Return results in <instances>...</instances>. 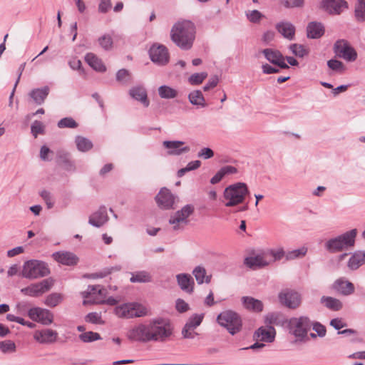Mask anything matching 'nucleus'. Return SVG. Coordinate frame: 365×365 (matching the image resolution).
Returning a JSON list of instances; mask_svg holds the SVG:
<instances>
[{"label":"nucleus","mask_w":365,"mask_h":365,"mask_svg":"<svg viewBox=\"0 0 365 365\" xmlns=\"http://www.w3.org/2000/svg\"><path fill=\"white\" fill-rule=\"evenodd\" d=\"M28 315L33 321L40 322L43 325H49L53 321V314L48 309L40 307L31 308Z\"/></svg>","instance_id":"15"},{"label":"nucleus","mask_w":365,"mask_h":365,"mask_svg":"<svg viewBox=\"0 0 365 365\" xmlns=\"http://www.w3.org/2000/svg\"><path fill=\"white\" fill-rule=\"evenodd\" d=\"M219 82V78L217 76H212L207 83L203 87V90L205 91H207L211 88H213L217 86V83Z\"/></svg>","instance_id":"58"},{"label":"nucleus","mask_w":365,"mask_h":365,"mask_svg":"<svg viewBox=\"0 0 365 365\" xmlns=\"http://www.w3.org/2000/svg\"><path fill=\"white\" fill-rule=\"evenodd\" d=\"M184 144L185 143L180 140H165L163 142V146L168 150V154L170 155H180L189 152L190 148L189 146L182 147Z\"/></svg>","instance_id":"18"},{"label":"nucleus","mask_w":365,"mask_h":365,"mask_svg":"<svg viewBox=\"0 0 365 365\" xmlns=\"http://www.w3.org/2000/svg\"><path fill=\"white\" fill-rule=\"evenodd\" d=\"M218 324L225 327L232 335L239 332L242 328V320L240 315L232 310L220 313L217 317Z\"/></svg>","instance_id":"6"},{"label":"nucleus","mask_w":365,"mask_h":365,"mask_svg":"<svg viewBox=\"0 0 365 365\" xmlns=\"http://www.w3.org/2000/svg\"><path fill=\"white\" fill-rule=\"evenodd\" d=\"M49 92L50 88L48 86H45L31 90L28 96L34 103L41 106L44 103Z\"/></svg>","instance_id":"23"},{"label":"nucleus","mask_w":365,"mask_h":365,"mask_svg":"<svg viewBox=\"0 0 365 365\" xmlns=\"http://www.w3.org/2000/svg\"><path fill=\"white\" fill-rule=\"evenodd\" d=\"M54 284V279L51 277L46 278L41 282L31 284L22 288L21 293L31 297H38L48 292Z\"/></svg>","instance_id":"9"},{"label":"nucleus","mask_w":365,"mask_h":365,"mask_svg":"<svg viewBox=\"0 0 365 365\" xmlns=\"http://www.w3.org/2000/svg\"><path fill=\"white\" fill-rule=\"evenodd\" d=\"M31 130L32 135L36 138L38 134L44 133V125L41 121L35 120L31 126Z\"/></svg>","instance_id":"52"},{"label":"nucleus","mask_w":365,"mask_h":365,"mask_svg":"<svg viewBox=\"0 0 365 365\" xmlns=\"http://www.w3.org/2000/svg\"><path fill=\"white\" fill-rule=\"evenodd\" d=\"M176 280L180 288L187 294H192L194 291L195 282L192 277L186 273L176 275Z\"/></svg>","instance_id":"21"},{"label":"nucleus","mask_w":365,"mask_h":365,"mask_svg":"<svg viewBox=\"0 0 365 365\" xmlns=\"http://www.w3.org/2000/svg\"><path fill=\"white\" fill-rule=\"evenodd\" d=\"M197 156L203 160H207L214 156V151L210 148H203L199 150Z\"/></svg>","instance_id":"56"},{"label":"nucleus","mask_w":365,"mask_h":365,"mask_svg":"<svg viewBox=\"0 0 365 365\" xmlns=\"http://www.w3.org/2000/svg\"><path fill=\"white\" fill-rule=\"evenodd\" d=\"M175 308L178 312L184 313L190 309V306L183 299H178L175 302Z\"/></svg>","instance_id":"57"},{"label":"nucleus","mask_w":365,"mask_h":365,"mask_svg":"<svg viewBox=\"0 0 365 365\" xmlns=\"http://www.w3.org/2000/svg\"><path fill=\"white\" fill-rule=\"evenodd\" d=\"M354 18L357 22H365V0H357L354 7Z\"/></svg>","instance_id":"38"},{"label":"nucleus","mask_w":365,"mask_h":365,"mask_svg":"<svg viewBox=\"0 0 365 365\" xmlns=\"http://www.w3.org/2000/svg\"><path fill=\"white\" fill-rule=\"evenodd\" d=\"M244 263L251 269L261 268L268 265V262L260 255L246 257Z\"/></svg>","instance_id":"32"},{"label":"nucleus","mask_w":365,"mask_h":365,"mask_svg":"<svg viewBox=\"0 0 365 365\" xmlns=\"http://www.w3.org/2000/svg\"><path fill=\"white\" fill-rule=\"evenodd\" d=\"M173 334V327L168 321L158 319L148 324H139L128 332V338L140 342L167 341Z\"/></svg>","instance_id":"1"},{"label":"nucleus","mask_w":365,"mask_h":365,"mask_svg":"<svg viewBox=\"0 0 365 365\" xmlns=\"http://www.w3.org/2000/svg\"><path fill=\"white\" fill-rule=\"evenodd\" d=\"M276 331L272 326L261 327L254 333L253 337L256 341L271 343L274 341Z\"/></svg>","instance_id":"19"},{"label":"nucleus","mask_w":365,"mask_h":365,"mask_svg":"<svg viewBox=\"0 0 365 365\" xmlns=\"http://www.w3.org/2000/svg\"><path fill=\"white\" fill-rule=\"evenodd\" d=\"M280 303L289 309H296L301 304V294L292 289H285L279 294Z\"/></svg>","instance_id":"14"},{"label":"nucleus","mask_w":365,"mask_h":365,"mask_svg":"<svg viewBox=\"0 0 365 365\" xmlns=\"http://www.w3.org/2000/svg\"><path fill=\"white\" fill-rule=\"evenodd\" d=\"M155 201L158 206L162 210H174L178 197L174 195L170 190L163 187L155 196Z\"/></svg>","instance_id":"13"},{"label":"nucleus","mask_w":365,"mask_h":365,"mask_svg":"<svg viewBox=\"0 0 365 365\" xmlns=\"http://www.w3.org/2000/svg\"><path fill=\"white\" fill-rule=\"evenodd\" d=\"M52 257L58 262L68 266L75 265L78 261V257L70 252H56Z\"/></svg>","instance_id":"24"},{"label":"nucleus","mask_w":365,"mask_h":365,"mask_svg":"<svg viewBox=\"0 0 365 365\" xmlns=\"http://www.w3.org/2000/svg\"><path fill=\"white\" fill-rule=\"evenodd\" d=\"M334 289L345 296L350 295L354 292V286L349 281L337 279L334 282Z\"/></svg>","instance_id":"30"},{"label":"nucleus","mask_w":365,"mask_h":365,"mask_svg":"<svg viewBox=\"0 0 365 365\" xmlns=\"http://www.w3.org/2000/svg\"><path fill=\"white\" fill-rule=\"evenodd\" d=\"M365 264V251H356L349 258L347 266L351 270H356Z\"/></svg>","instance_id":"28"},{"label":"nucleus","mask_w":365,"mask_h":365,"mask_svg":"<svg viewBox=\"0 0 365 365\" xmlns=\"http://www.w3.org/2000/svg\"><path fill=\"white\" fill-rule=\"evenodd\" d=\"M307 37L309 38H319L324 35V28L322 23L310 22L307 27Z\"/></svg>","instance_id":"27"},{"label":"nucleus","mask_w":365,"mask_h":365,"mask_svg":"<svg viewBox=\"0 0 365 365\" xmlns=\"http://www.w3.org/2000/svg\"><path fill=\"white\" fill-rule=\"evenodd\" d=\"M357 230L352 229L336 237L328 240L324 247L330 253H336L352 248L355 245Z\"/></svg>","instance_id":"3"},{"label":"nucleus","mask_w":365,"mask_h":365,"mask_svg":"<svg viewBox=\"0 0 365 365\" xmlns=\"http://www.w3.org/2000/svg\"><path fill=\"white\" fill-rule=\"evenodd\" d=\"M311 327V320L307 317H293L289 321L290 332L300 341L307 338V332Z\"/></svg>","instance_id":"8"},{"label":"nucleus","mask_w":365,"mask_h":365,"mask_svg":"<svg viewBox=\"0 0 365 365\" xmlns=\"http://www.w3.org/2000/svg\"><path fill=\"white\" fill-rule=\"evenodd\" d=\"M195 34L194 23L189 20H180L171 28L170 39L181 50L188 51L193 46Z\"/></svg>","instance_id":"2"},{"label":"nucleus","mask_w":365,"mask_h":365,"mask_svg":"<svg viewBox=\"0 0 365 365\" xmlns=\"http://www.w3.org/2000/svg\"><path fill=\"white\" fill-rule=\"evenodd\" d=\"M40 195L43 198L44 202H46L47 207L48 209L53 207L54 202H53L52 195L50 192H48V190H42L40 192Z\"/></svg>","instance_id":"55"},{"label":"nucleus","mask_w":365,"mask_h":365,"mask_svg":"<svg viewBox=\"0 0 365 365\" xmlns=\"http://www.w3.org/2000/svg\"><path fill=\"white\" fill-rule=\"evenodd\" d=\"M148 53L150 60L158 66H165L169 62L170 54L168 49L163 44H153Z\"/></svg>","instance_id":"12"},{"label":"nucleus","mask_w":365,"mask_h":365,"mask_svg":"<svg viewBox=\"0 0 365 365\" xmlns=\"http://www.w3.org/2000/svg\"><path fill=\"white\" fill-rule=\"evenodd\" d=\"M308 251V248L303 246L299 249L288 251L286 253V260H293L304 257Z\"/></svg>","instance_id":"39"},{"label":"nucleus","mask_w":365,"mask_h":365,"mask_svg":"<svg viewBox=\"0 0 365 365\" xmlns=\"http://www.w3.org/2000/svg\"><path fill=\"white\" fill-rule=\"evenodd\" d=\"M328 67L334 71H336L339 73H343L345 70V66L344 63L336 59H331L327 61Z\"/></svg>","instance_id":"49"},{"label":"nucleus","mask_w":365,"mask_h":365,"mask_svg":"<svg viewBox=\"0 0 365 365\" xmlns=\"http://www.w3.org/2000/svg\"><path fill=\"white\" fill-rule=\"evenodd\" d=\"M58 337V332L51 329L36 330L34 334V338L41 344H52Z\"/></svg>","instance_id":"20"},{"label":"nucleus","mask_w":365,"mask_h":365,"mask_svg":"<svg viewBox=\"0 0 365 365\" xmlns=\"http://www.w3.org/2000/svg\"><path fill=\"white\" fill-rule=\"evenodd\" d=\"M204 318V314H194L187 321L185 327L186 329H195L200 325Z\"/></svg>","instance_id":"41"},{"label":"nucleus","mask_w":365,"mask_h":365,"mask_svg":"<svg viewBox=\"0 0 365 365\" xmlns=\"http://www.w3.org/2000/svg\"><path fill=\"white\" fill-rule=\"evenodd\" d=\"M85 60L88 64L94 70L99 72H104L106 70V66L102 61L98 58L94 53H88L85 56Z\"/></svg>","instance_id":"31"},{"label":"nucleus","mask_w":365,"mask_h":365,"mask_svg":"<svg viewBox=\"0 0 365 365\" xmlns=\"http://www.w3.org/2000/svg\"><path fill=\"white\" fill-rule=\"evenodd\" d=\"M289 50L292 53L299 58H303L307 56L309 53L308 50L304 46L298 43H292L289 46Z\"/></svg>","instance_id":"44"},{"label":"nucleus","mask_w":365,"mask_h":365,"mask_svg":"<svg viewBox=\"0 0 365 365\" xmlns=\"http://www.w3.org/2000/svg\"><path fill=\"white\" fill-rule=\"evenodd\" d=\"M246 16L252 23H258L263 16L262 13L257 10L250 11L246 13Z\"/></svg>","instance_id":"54"},{"label":"nucleus","mask_w":365,"mask_h":365,"mask_svg":"<svg viewBox=\"0 0 365 365\" xmlns=\"http://www.w3.org/2000/svg\"><path fill=\"white\" fill-rule=\"evenodd\" d=\"M304 3V0H284L283 5L287 9L302 8Z\"/></svg>","instance_id":"53"},{"label":"nucleus","mask_w":365,"mask_h":365,"mask_svg":"<svg viewBox=\"0 0 365 365\" xmlns=\"http://www.w3.org/2000/svg\"><path fill=\"white\" fill-rule=\"evenodd\" d=\"M151 280L150 274L145 270L132 272L130 279L132 283H146L151 282Z\"/></svg>","instance_id":"34"},{"label":"nucleus","mask_w":365,"mask_h":365,"mask_svg":"<svg viewBox=\"0 0 365 365\" xmlns=\"http://www.w3.org/2000/svg\"><path fill=\"white\" fill-rule=\"evenodd\" d=\"M182 335L185 339H194L197 333L194 331V329H186V327L184 326L182 330Z\"/></svg>","instance_id":"64"},{"label":"nucleus","mask_w":365,"mask_h":365,"mask_svg":"<svg viewBox=\"0 0 365 365\" xmlns=\"http://www.w3.org/2000/svg\"><path fill=\"white\" fill-rule=\"evenodd\" d=\"M194 211L195 207L191 204H187L170 215L169 224L173 226V230L174 231L182 230L189 224L188 218L194 213Z\"/></svg>","instance_id":"7"},{"label":"nucleus","mask_w":365,"mask_h":365,"mask_svg":"<svg viewBox=\"0 0 365 365\" xmlns=\"http://www.w3.org/2000/svg\"><path fill=\"white\" fill-rule=\"evenodd\" d=\"M50 272V269L45 262L30 259L24 263L19 275L28 279H36L48 276Z\"/></svg>","instance_id":"4"},{"label":"nucleus","mask_w":365,"mask_h":365,"mask_svg":"<svg viewBox=\"0 0 365 365\" xmlns=\"http://www.w3.org/2000/svg\"><path fill=\"white\" fill-rule=\"evenodd\" d=\"M115 314L120 318L130 319L145 316L146 310L138 303H128L116 307Z\"/></svg>","instance_id":"10"},{"label":"nucleus","mask_w":365,"mask_h":365,"mask_svg":"<svg viewBox=\"0 0 365 365\" xmlns=\"http://www.w3.org/2000/svg\"><path fill=\"white\" fill-rule=\"evenodd\" d=\"M206 269L202 266H197L192 270V274L195 276V279L199 284H202L204 282L208 284L210 282L211 276H207Z\"/></svg>","instance_id":"33"},{"label":"nucleus","mask_w":365,"mask_h":365,"mask_svg":"<svg viewBox=\"0 0 365 365\" xmlns=\"http://www.w3.org/2000/svg\"><path fill=\"white\" fill-rule=\"evenodd\" d=\"M78 338L84 343H91L101 339V336L98 333L91 331L81 333Z\"/></svg>","instance_id":"43"},{"label":"nucleus","mask_w":365,"mask_h":365,"mask_svg":"<svg viewBox=\"0 0 365 365\" xmlns=\"http://www.w3.org/2000/svg\"><path fill=\"white\" fill-rule=\"evenodd\" d=\"M108 220L106 207L101 206L88 219V223L93 227H101Z\"/></svg>","instance_id":"22"},{"label":"nucleus","mask_w":365,"mask_h":365,"mask_svg":"<svg viewBox=\"0 0 365 365\" xmlns=\"http://www.w3.org/2000/svg\"><path fill=\"white\" fill-rule=\"evenodd\" d=\"M313 329L317 333V335L320 337H323L326 335V328L324 325L319 322L312 323Z\"/></svg>","instance_id":"59"},{"label":"nucleus","mask_w":365,"mask_h":365,"mask_svg":"<svg viewBox=\"0 0 365 365\" xmlns=\"http://www.w3.org/2000/svg\"><path fill=\"white\" fill-rule=\"evenodd\" d=\"M63 299V296L60 293H51L48 294L45 299V304L49 307H55L59 304Z\"/></svg>","instance_id":"40"},{"label":"nucleus","mask_w":365,"mask_h":365,"mask_svg":"<svg viewBox=\"0 0 365 365\" xmlns=\"http://www.w3.org/2000/svg\"><path fill=\"white\" fill-rule=\"evenodd\" d=\"M129 94L135 100L140 101L145 107H148L150 102L148 99L146 90L142 86H136L130 89Z\"/></svg>","instance_id":"26"},{"label":"nucleus","mask_w":365,"mask_h":365,"mask_svg":"<svg viewBox=\"0 0 365 365\" xmlns=\"http://www.w3.org/2000/svg\"><path fill=\"white\" fill-rule=\"evenodd\" d=\"M130 79V73L127 69H120L116 73V81L123 85H128Z\"/></svg>","instance_id":"45"},{"label":"nucleus","mask_w":365,"mask_h":365,"mask_svg":"<svg viewBox=\"0 0 365 365\" xmlns=\"http://www.w3.org/2000/svg\"><path fill=\"white\" fill-rule=\"evenodd\" d=\"M101 46L105 50H110L113 46V39L109 35H103L98 38Z\"/></svg>","instance_id":"51"},{"label":"nucleus","mask_w":365,"mask_h":365,"mask_svg":"<svg viewBox=\"0 0 365 365\" xmlns=\"http://www.w3.org/2000/svg\"><path fill=\"white\" fill-rule=\"evenodd\" d=\"M286 253L282 247L271 250V255L275 260H280L282 257H286Z\"/></svg>","instance_id":"61"},{"label":"nucleus","mask_w":365,"mask_h":365,"mask_svg":"<svg viewBox=\"0 0 365 365\" xmlns=\"http://www.w3.org/2000/svg\"><path fill=\"white\" fill-rule=\"evenodd\" d=\"M334 52L346 61L353 62L357 58V53L349 42L344 39L338 40L334 44Z\"/></svg>","instance_id":"11"},{"label":"nucleus","mask_w":365,"mask_h":365,"mask_svg":"<svg viewBox=\"0 0 365 365\" xmlns=\"http://www.w3.org/2000/svg\"><path fill=\"white\" fill-rule=\"evenodd\" d=\"M57 125L59 128H75L78 126V123L72 118L66 117V118L61 119L58 122Z\"/></svg>","instance_id":"48"},{"label":"nucleus","mask_w":365,"mask_h":365,"mask_svg":"<svg viewBox=\"0 0 365 365\" xmlns=\"http://www.w3.org/2000/svg\"><path fill=\"white\" fill-rule=\"evenodd\" d=\"M85 321L88 323L94 324H103L104 322L102 320L101 314L97 312L88 313L85 317Z\"/></svg>","instance_id":"50"},{"label":"nucleus","mask_w":365,"mask_h":365,"mask_svg":"<svg viewBox=\"0 0 365 365\" xmlns=\"http://www.w3.org/2000/svg\"><path fill=\"white\" fill-rule=\"evenodd\" d=\"M207 77V73L201 72V73H195L192 74L188 78V82L191 85H199L203 82V81Z\"/></svg>","instance_id":"47"},{"label":"nucleus","mask_w":365,"mask_h":365,"mask_svg":"<svg viewBox=\"0 0 365 365\" xmlns=\"http://www.w3.org/2000/svg\"><path fill=\"white\" fill-rule=\"evenodd\" d=\"M261 52L269 62L277 66L279 68L288 69L289 68L288 64L284 62L285 58L279 51L265 48Z\"/></svg>","instance_id":"17"},{"label":"nucleus","mask_w":365,"mask_h":365,"mask_svg":"<svg viewBox=\"0 0 365 365\" xmlns=\"http://www.w3.org/2000/svg\"><path fill=\"white\" fill-rule=\"evenodd\" d=\"M188 99L191 104L204 108L206 106L205 98L199 90L193 91L188 95Z\"/></svg>","instance_id":"37"},{"label":"nucleus","mask_w":365,"mask_h":365,"mask_svg":"<svg viewBox=\"0 0 365 365\" xmlns=\"http://www.w3.org/2000/svg\"><path fill=\"white\" fill-rule=\"evenodd\" d=\"M320 8L329 14L339 15L348 9V3L345 0H322Z\"/></svg>","instance_id":"16"},{"label":"nucleus","mask_w":365,"mask_h":365,"mask_svg":"<svg viewBox=\"0 0 365 365\" xmlns=\"http://www.w3.org/2000/svg\"><path fill=\"white\" fill-rule=\"evenodd\" d=\"M158 94L162 98L170 99L175 98L178 92L170 86H161L158 88Z\"/></svg>","instance_id":"42"},{"label":"nucleus","mask_w":365,"mask_h":365,"mask_svg":"<svg viewBox=\"0 0 365 365\" xmlns=\"http://www.w3.org/2000/svg\"><path fill=\"white\" fill-rule=\"evenodd\" d=\"M242 302L244 307L249 310L254 312H262L263 309V304L260 300L256 299L251 297H242Z\"/></svg>","instance_id":"29"},{"label":"nucleus","mask_w":365,"mask_h":365,"mask_svg":"<svg viewBox=\"0 0 365 365\" xmlns=\"http://www.w3.org/2000/svg\"><path fill=\"white\" fill-rule=\"evenodd\" d=\"M0 350L4 354L14 353L16 351V346L14 341L6 340L0 342Z\"/></svg>","instance_id":"46"},{"label":"nucleus","mask_w":365,"mask_h":365,"mask_svg":"<svg viewBox=\"0 0 365 365\" xmlns=\"http://www.w3.org/2000/svg\"><path fill=\"white\" fill-rule=\"evenodd\" d=\"M248 192L247 186L244 182H237L228 186L224 191V197L228 200L225 206L233 207L242 203Z\"/></svg>","instance_id":"5"},{"label":"nucleus","mask_w":365,"mask_h":365,"mask_svg":"<svg viewBox=\"0 0 365 365\" xmlns=\"http://www.w3.org/2000/svg\"><path fill=\"white\" fill-rule=\"evenodd\" d=\"M262 72L265 74L277 73L279 72V69L273 67L267 63L262 66Z\"/></svg>","instance_id":"63"},{"label":"nucleus","mask_w":365,"mask_h":365,"mask_svg":"<svg viewBox=\"0 0 365 365\" xmlns=\"http://www.w3.org/2000/svg\"><path fill=\"white\" fill-rule=\"evenodd\" d=\"M75 143L76 145L77 149L83 153L89 151L93 146L91 140L81 135L76 136Z\"/></svg>","instance_id":"36"},{"label":"nucleus","mask_w":365,"mask_h":365,"mask_svg":"<svg viewBox=\"0 0 365 365\" xmlns=\"http://www.w3.org/2000/svg\"><path fill=\"white\" fill-rule=\"evenodd\" d=\"M320 302L327 308L333 311H339L342 308V303L341 301L331 297L323 296L321 298Z\"/></svg>","instance_id":"35"},{"label":"nucleus","mask_w":365,"mask_h":365,"mask_svg":"<svg viewBox=\"0 0 365 365\" xmlns=\"http://www.w3.org/2000/svg\"><path fill=\"white\" fill-rule=\"evenodd\" d=\"M330 325L333 327L336 330H340L341 328L346 326L341 318H334L331 320Z\"/></svg>","instance_id":"62"},{"label":"nucleus","mask_w":365,"mask_h":365,"mask_svg":"<svg viewBox=\"0 0 365 365\" xmlns=\"http://www.w3.org/2000/svg\"><path fill=\"white\" fill-rule=\"evenodd\" d=\"M110 0H101L98 5V11L105 14L110 9Z\"/></svg>","instance_id":"60"},{"label":"nucleus","mask_w":365,"mask_h":365,"mask_svg":"<svg viewBox=\"0 0 365 365\" xmlns=\"http://www.w3.org/2000/svg\"><path fill=\"white\" fill-rule=\"evenodd\" d=\"M276 29L285 38L294 39L295 26L289 21H281L276 24Z\"/></svg>","instance_id":"25"}]
</instances>
